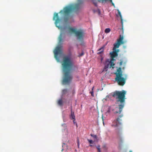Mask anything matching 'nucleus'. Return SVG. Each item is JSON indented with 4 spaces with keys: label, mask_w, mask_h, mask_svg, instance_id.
Segmentation results:
<instances>
[{
    "label": "nucleus",
    "mask_w": 152,
    "mask_h": 152,
    "mask_svg": "<svg viewBox=\"0 0 152 152\" xmlns=\"http://www.w3.org/2000/svg\"><path fill=\"white\" fill-rule=\"evenodd\" d=\"M61 65L63 73L62 83L69 84L72 79V76L70 73L73 70L74 66L73 62L69 57L65 56L63 58Z\"/></svg>",
    "instance_id": "f257e3e1"
},
{
    "label": "nucleus",
    "mask_w": 152,
    "mask_h": 152,
    "mask_svg": "<svg viewBox=\"0 0 152 152\" xmlns=\"http://www.w3.org/2000/svg\"><path fill=\"white\" fill-rule=\"evenodd\" d=\"M126 94V91L124 90L121 91H116L111 93L112 96L115 99L116 102L121 104L118 105V107H116L114 110L115 113H121L124 106Z\"/></svg>",
    "instance_id": "f03ea898"
},
{
    "label": "nucleus",
    "mask_w": 152,
    "mask_h": 152,
    "mask_svg": "<svg viewBox=\"0 0 152 152\" xmlns=\"http://www.w3.org/2000/svg\"><path fill=\"white\" fill-rule=\"evenodd\" d=\"M122 73L123 72L121 67L118 68L115 73V74L116 75L115 79V81L119 85L122 86H123L125 84L127 78L126 75H125L124 77H123Z\"/></svg>",
    "instance_id": "7ed1b4c3"
},
{
    "label": "nucleus",
    "mask_w": 152,
    "mask_h": 152,
    "mask_svg": "<svg viewBox=\"0 0 152 152\" xmlns=\"http://www.w3.org/2000/svg\"><path fill=\"white\" fill-rule=\"evenodd\" d=\"M80 4H77L66 6L64 8L63 10H61L59 13L62 14L64 16H67L72 11L78 10L80 8Z\"/></svg>",
    "instance_id": "20e7f679"
},
{
    "label": "nucleus",
    "mask_w": 152,
    "mask_h": 152,
    "mask_svg": "<svg viewBox=\"0 0 152 152\" xmlns=\"http://www.w3.org/2000/svg\"><path fill=\"white\" fill-rule=\"evenodd\" d=\"M69 32L74 33L77 39L79 41L83 42L84 36V33L82 30H76L75 29L72 28H69Z\"/></svg>",
    "instance_id": "39448f33"
},
{
    "label": "nucleus",
    "mask_w": 152,
    "mask_h": 152,
    "mask_svg": "<svg viewBox=\"0 0 152 152\" xmlns=\"http://www.w3.org/2000/svg\"><path fill=\"white\" fill-rule=\"evenodd\" d=\"M62 46L61 45L57 46L54 51V57L56 60L59 61V58L58 57V54H62Z\"/></svg>",
    "instance_id": "423d86ee"
},
{
    "label": "nucleus",
    "mask_w": 152,
    "mask_h": 152,
    "mask_svg": "<svg viewBox=\"0 0 152 152\" xmlns=\"http://www.w3.org/2000/svg\"><path fill=\"white\" fill-rule=\"evenodd\" d=\"M123 116L122 115H121L118 116L116 120H114L113 122V124L112 126L114 127H116L118 126V124H121L122 123V119L121 118Z\"/></svg>",
    "instance_id": "0eeeda50"
},
{
    "label": "nucleus",
    "mask_w": 152,
    "mask_h": 152,
    "mask_svg": "<svg viewBox=\"0 0 152 152\" xmlns=\"http://www.w3.org/2000/svg\"><path fill=\"white\" fill-rule=\"evenodd\" d=\"M119 51V50L118 49H117L116 50H113V51L110 53L112 61L115 60L114 58L118 56V53Z\"/></svg>",
    "instance_id": "6e6552de"
},
{
    "label": "nucleus",
    "mask_w": 152,
    "mask_h": 152,
    "mask_svg": "<svg viewBox=\"0 0 152 152\" xmlns=\"http://www.w3.org/2000/svg\"><path fill=\"white\" fill-rule=\"evenodd\" d=\"M53 20L55 21V23L56 27L59 28L60 27L59 26H57V24L60 22V19L58 17V13H55L54 14L53 17Z\"/></svg>",
    "instance_id": "1a4fd4ad"
},
{
    "label": "nucleus",
    "mask_w": 152,
    "mask_h": 152,
    "mask_svg": "<svg viewBox=\"0 0 152 152\" xmlns=\"http://www.w3.org/2000/svg\"><path fill=\"white\" fill-rule=\"evenodd\" d=\"M98 1L102 3H105L107 1H109L114 6V4L113 3L112 0H97Z\"/></svg>",
    "instance_id": "9d476101"
},
{
    "label": "nucleus",
    "mask_w": 152,
    "mask_h": 152,
    "mask_svg": "<svg viewBox=\"0 0 152 152\" xmlns=\"http://www.w3.org/2000/svg\"><path fill=\"white\" fill-rule=\"evenodd\" d=\"M70 117L71 119L74 120L73 122L74 123V121L75 120V116L74 113L72 111V108H71V115L70 116Z\"/></svg>",
    "instance_id": "9b49d317"
},
{
    "label": "nucleus",
    "mask_w": 152,
    "mask_h": 152,
    "mask_svg": "<svg viewBox=\"0 0 152 152\" xmlns=\"http://www.w3.org/2000/svg\"><path fill=\"white\" fill-rule=\"evenodd\" d=\"M104 47L105 46H103L101 48H99L98 50L99 52H98V54H100L103 52L104 51Z\"/></svg>",
    "instance_id": "f8f14e48"
},
{
    "label": "nucleus",
    "mask_w": 152,
    "mask_h": 152,
    "mask_svg": "<svg viewBox=\"0 0 152 152\" xmlns=\"http://www.w3.org/2000/svg\"><path fill=\"white\" fill-rule=\"evenodd\" d=\"M120 45L117 42L115 44H114V47L113 48V50H116L117 49H116V48H118Z\"/></svg>",
    "instance_id": "ddd939ff"
},
{
    "label": "nucleus",
    "mask_w": 152,
    "mask_h": 152,
    "mask_svg": "<svg viewBox=\"0 0 152 152\" xmlns=\"http://www.w3.org/2000/svg\"><path fill=\"white\" fill-rule=\"evenodd\" d=\"M118 14L120 17V18H121V23L122 27H123V20L122 19V16L121 15V13L118 10Z\"/></svg>",
    "instance_id": "4468645a"
},
{
    "label": "nucleus",
    "mask_w": 152,
    "mask_h": 152,
    "mask_svg": "<svg viewBox=\"0 0 152 152\" xmlns=\"http://www.w3.org/2000/svg\"><path fill=\"white\" fill-rule=\"evenodd\" d=\"M62 34L61 33L58 37L59 43H61V42H63V39H62Z\"/></svg>",
    "instance_id": "2eb2a0df"
},
{
    "label": "nucleus",
    "mask_w": 152,
    "mask_h": 152,
    "mask_svg": "<svg viewBox=\"0 0 152 152\" xmlns=\"http://www.w3.org/2000/svg\"><path fill=\"white\" fill-rule=\"evenodd\" d=\"M112 61V59H111V60L110 61V68H111V67H112L113 68V66L115 65V64L114 63V62L113 61Z\"/></svg>",
    "instance_id": "dca6fc26"
},
{
    "label": "nucleus",
    "mask_w": 152,
    "mask_h": 152,
    "mask_svg": "<svg viewBox=\"0 0 152 152\" xmlns=\"http://www.w3.org/2000/svg\"><path fill=\"white\" fill-rule=\"evenodd\" d=\"M111 31L110 28H106L104 30V32L105 33H109Z\"/></svg>",
    "instance_id": "f3484780"
},
{
    "label": "nucleus",
    "mask_w": 152,
    "mask_h": 152,
    "mask_svg": "<svg viewBox=\"0 0 152 152\" xmlns=\"http://www.w3.org/2000/svg\"><path fill=\"white\" fill-rule=\"evenodd\" d=\"M58 104L60 106H61L63 105L62 100L61 99H59L58 101Z\"/></svg>",
    "instance_id": "a211bd4d"
},
{
    "label": "nucleus",
    "mask_w": 152,
    "mask_h": 152,
    "mask_svg": "<svg viewBox=\"0 0 152 152\" xmlns=\"http://www.w3.org/2000/svg\"><path fill=\"white\" fill-rule=\"evenodd\" d=\"M92 2H93V3L94 4V5L95 6H97V2L96 1V0H92Z\"/></svg>",
    "instance_id": "6ab92c4d"
},
{
    "label": "nucleus",
    "mask_w": 152,
    "mask_h": 152,
    "mask_svg": "<svg viewBox=\"0 0 152 152\" xmlns=\"http://www.w3.org/2000/svg\"><path fill=\"white\" fill-rule=\"evenodd\" d=\"M117 42L120 45L121 44H123L124 43V42L123 40H121L119 39H118Z\"/></svg>",
    "instance_id": "aec40b11"
},
{
    "label": "nucleus",
    "mask_w": 152,
    "mask_h": 152,
    "mask_svg": "<svg viewBox=\"0 0 152 152\" xmlns=\"http://www.w3.org/2000/svg\"><path fill=\"white\" fill-rule=\"evenodd\" d=\"M118 139L119 140L120 143L121 144L123 142V140L121 137H119V134H118Z\"/></svg>",
    "instance_id": "412c9836"
},
{
    "label": "nucleus",
    "mask_w": 152,
    "mask_h": 152,
    "mask_svg": "<svg viewBox=\"0 0 152 152\" xmlns=\"http://www.w3.org/2000/svg\"><path fill=\"white\" fill-rule=\"evenodd\" d=\"M91 136L93 137L94 139L97 138V136L96 135L94 134H91Z\"/></svg>",
    "instance_id": "4be33fe9"
},
{
    "label": "nucleus",
    "mask_w": 152,
    "mask_h": 152,
    "mask_svg": "<svg viewBox=\"0 0 152 152\" xmlns=\"http://www.w3.org/2000/svg\"><path fill=\"white\" fill-rule=\"evenodd\" d=\"M67 92V90L66 89H64L62 91V93L63 94H65Z\"/></svg>",
    "instance_id": "5701e85b"
},
{
    "label": "nucleus",
    "mask_w": 152,
    "mask_h": 152,
    "mask_svg": "<svg viewBox=\"0 0 152 152\" xmlns=\"http://www.w3.org/2000/svg\"><path fill=\"white\" fill-rule=\"evenodd\" d=\"M97 148L98 150V152H101L100 146L99 145H98L97 147Z\"/></svg>",
    "instance_id": "b1692460"
},
{
    "label": "nucleus",
    "mask_w": 152,
    "mask_h": 152,
    "mask_svg": "<svg viewBox=\"0 0 152 152\" xmlns=\"http://www.w3.org/2000/svg\"><path fill=\"white\" fill-rule=\"evenodd\" d=\"M88 141L90 144H92L93 142V141L91 140L88 139Z\"/></svg>",
    "instance_id": "393cba45"
},
{
    "label": "nucleus",
    "mask_w": 152,
    "mask_h": 152,
    "mask_svg": "<svg viewBox=\"0 0 152 152\" xmlns=\"http://www.w3.org/2000/svg\"><path fill=\"white\" fill-rule=\"evenodd\" d=\"M118 39L121 40H123V36H122L121 35H120V38Z\"/></svg>",
    "instance_id": "a878e982"
},
{
    "label": "nucleus",
    "mask_w": 152,
    "mask_h": 152,
    "mask_svg": "<svg viewBox=\"0 0 152 152\" xmlns=\"http://www.w3.org/2000/svg\"><path fill=\"white\" fill-rule=\"evenodd\" d=\"M109 64H110V63H109V64H107V65H105V66L104 68L105 69H106L107 68H108L109 66Z\"/></svg>",
    "instance_id": "bb28decb"
},
{
    "label": "nucleus",
    "mask_w": 152,
    "mask_h": 152,
    "mask_svg": "<svg viewBox=\"0 0 152 152\" xmlns=\"http://www.w3.org/2000/svg\"><path fill=\"white\" fill-rule=\"evenodd\" d=\"M123 63V61H122L121 60L120 62L119 63V66H121L122 64Z\"/></svg>",
    "instance_id": "cd10ccee"
},
{
    "label": "nucleus",
    "mask_w": 152,
    "mask_h": 152,
    "mask_svg": "<svg viewBox=\"0 0 152 152\" xmlns=\"http://www.w3.org/2000/svg\"><path fill=\"white\" fill-rule=\"evenodd\" d=\"M84 53L83 52H82L81 54H79V56H81L84 55Z\"/></svg>",
    "instance_id": "c85d7f7f"
},
{
    "label": "nucleus",
    "mask_w": 152,
    "mask_h": 152,
    "mask_svg": "<svg viewBox=\"0 0 152 152\" xmlns=\"http://www.w3.org/2000/svg\"><path fill=\"white\" fill-rule=\"evenodd\" d=\"M91 95L92 96H94V93L93 91L91 92Z\"/></svg>",
    "instance_id": "c756f323"
},
{
    "label": "nucleus",
    "mask_w": 152,
    "mask_h": 152,
    "mask_svg": "<svg viewBox=\"0 0 152 152\" xmlns=\"http://www.w3.org/2000/svg\"><path fill=\"white\" fill-rule=\"evenodd\" d=\"M77 144H78V146H79V139H78V138H77Z\"/></svg>",
    "instance_id": "7c9ffc66"
},
{
    "label": "nucleus",
    "mask_w": 152,
    "mask_h": 152,
    "mask_svg": "<svg viewBox=\"0 0 152 152\" xmlns=\"http://www.w3.org/2000/svg\"><path fill=\"white\" fill-rule=\"evenodd\" d=\"M102 120H103V124L104 125V122L103 121V117L102 116Z\"/></svg>",
    "instance_id": "2f4dec72"
},
{
    "label": "nucleus",
    "mask_w": 152,
    "mask_h": 152,
    "mask_svg": "<svg viewBox=\"0 0 152 152\" xmlns=\"http://www.w3.org/2000/svg\"><path fill=\"white\" fill-rule=\"evenodd\" d=\"M126 63V62H124L123 63V64H124V66L125 65Z\"/></svg>",
    "instance_id": "473e14b6"
},
{
    "label": "nucleus",
    "mask_w": 152,
    "mask_h": 152,
    "mask_svg": "<svg viewBox=\"0 0 152 152\" xmlns=\"http://www.w3.org/2000/svg\"><path fill=\"white\" fill-rule=\"evenodd\" d=\"M89 146H91V147H92V145H89Z\"/></svg>",
    "instance_id": "72a5a7b5"
},
{
    "label": "nucleus",
    "mask_w": 152,
    "mask_h": 152,
    "mask_svg": "<svg viewBox=\"0 0 152 152\" xmlns=\"http://www.w3.org/2000/svg\"><path fill=\"white\" fill-rule=\"evenodd\" d=\"M129 152H132V151H130Z\"/></svg>",
    "instance_id": "f704fd0d"
},
{
    "label": "nucleus",
    "mask_w": 152,
    "mask_h": 152,
    "mask_svg": "<svg viewBox=\"0 0 152 152\" xmlns=\"http://www.w3.org/2000/svg\"><path fill=\"white\" fill-rule=\"evenodd\" d=\"M102 59H101V61H102Z\"/></svg>",
    "instance_id": "c9c22d12"
}]
</instances>
